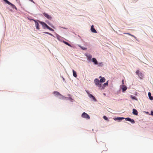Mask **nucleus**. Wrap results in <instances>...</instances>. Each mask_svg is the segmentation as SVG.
Returning <instances> with one entry per match:
<instances>
[{"label":"nucleus","mask_w":153,"mask_h":153,"mask_svg":"<svg viewBox=\"0 0 153 153\" xmlns=\"http://www.w3.org/2000/svg\"><path fill=\"white\" fill-rule=\"evenodd\" d=\"M81 116L82 118H85L87 120L90 119V116L89 115L85 112H83Z\"/></svg>","instance_id":"f257e3e1"},{"label":"nucleus","mask_w":153,"mask_h":153,"mask_svg":"<svg viewBox=\"0 0 153 153\" xmlns=\"http://www.w3.org/2000/svg\"><path fill=\"white\" fill-rule=\"evenodd\" d=\"M39 22L42 25L43 28L44 29H45V28H47V29L48 27H49L44 22H40V21H39Z\"/></svg>","instance_id":"f03ea898"},{"label":"nucleus","mask_w":153,"mask_h":153,"mask_svg":"<svg viewBox=\"0 0 153 153\" xmlns=\"http://www.w3.org/2000/svg\"><path fill=\"white\" fill-rule=\"evenodd\" d=\"M94 81L96 85L99 87H100L101 86V84L99 83L98 79H96L94 80Z\"/></svg>","instance_id":"7ed1b4c3"},{"label":"nucleus","mask_w":153,"mask_h":153,"mask_svg":"<svg viewBox=\"0 0 153 153\" xmlns=\"http://www.w3.org/2000/svg\"><path fill=\"white\" fill-rule=\"evenodd\" d=\"M87 93L88 94V96L89 97L91 98L94 101H97V100H96V98L94 96H93L92 95H91V94L89 93L87 91Z\"/></svg>","instance_id":"20e7f679"},{"label":"nucleus","mask_w":153,"mask_h":153,"mask_svg":"<svg viewBox=\"0 0 153 153\" xmlns=\"http://www.w3.org/2000/svg\"><path fill=\"white\" fill-rule=\"evenodd\" d=\"M43 14L45 17H46L48 19H51L52 18L51 16L50 15L47 14V13H43Z\"/></svg>","instance_id":"39448f33"},{"label":"nucleus","mask_w":153,"mask_h":153,"mask_svg":"<svg viewBox=\"0 0 153 153\" xmlns=\"http://www.w3.org/2000/svg\"><path fill=\"white\" fill-rule=\"evenodd\" d=\"M126 120L131 122V123L132 124H134L135 123L134 120L133 119H131V118L128 117L125 119Z\"/></svg>","instance_id":"423d86ee"},{"label":"nucleus","mask_w":153,"mask_h":153,"mask_svg":"<svg viewBox=\"0 0 153 153\" xmlns=\"http://www.w3.org/2000/svg\"><path fill=\"white\" fill-rule=\"evenodd\" d=\"M7 3V4H8L10 5L13 8H14L16 10H17V8L15 6V5H14L13 4H12L9 1H8Z\"/></svg>","instance_id":"0eeeda50"},{"label":"nucleus","mask_w":153,"mask_h":153,"mask_svg":"<svg viewBox=\"0 0 153 153\" xmlns=\"http://www.w3.org/2000/svg\"><path fill=\"white\" fill-rule=\"evenodd\" d=\"M91 31L92 32L94 33H97V32L96 30H95V28H94V26L93 25H92L91 27Z\"/></svg>","instance_id":"6e6552de"},{"label":"nucleus","mask_w":153,"mask_h":153,"mask_svg":"<svg viewBox=\"0 0 153 153\" xmlns=\"http://www.w3.org/2000/svg\"><path fill=\"white\" fill-rule=\"evenodd\" d=\"M99 78H101V79H100V81L101 82H104L105 81V79L104 77H102L101 76H100Z\"/></svg>","instance_id":"1a4fd4ad"},{"label":"nucleus","mask_w":153,"mask_h":153,"mask_svg":"<svg viewBox=\"0 0 153 153\" xmlns=\"http://www.w3.org/2000/svg\"><path fill=\"white\" fill-rule=\"evenodd\" d=\"M92 61L95 65H97L98 64L97 59L95 58H93L92 59Z\"/></svg>","instance_id":"9d476101"},{"label":"nucleus","mask_w":153,"mask_h":153,"mask_svg":"<svg viewBox=\"0 0 153 153\" xmlns=\"http://www.w3.org/2000/svg\"><path fill=\"white\" fill-rule=\"evenodd\" d=\"M133 114L134 115H137L138 114V112L137 110L135 109H133Z\"/></svg>","instance_id":"9b49d317"},{"label":"nucleus","mask_w":153,"mask_h":153,"mask_svg":"<svg viewBox=\"0 0 153 153\" xmlns=\"http://www.w3.org/2000/svg\"><path fill=\"white\" fill-rule=\"evenodd\" d=\"M35 23V25L36 27V28L37 29L39 30V23L37 22L35 20H33Z\"/></svg>","instance_id":"f8f14e48"},{"label":"nucleus","mask_w":153,"mask_h":153,"mask_svg":"<svg viewBox=\"0 0 153 153\" xmlns=\"http://www.w3.org/2000/svg\"><path fill=\"white\" fill-rule=\"evenodd\" d=\"M148 96H149V99L151 100H153V97L151 96V94L150 92H149L148 93Z\"/></svg>","instance_id":"ddd939ff"},{"label":"nucleus","mask_w":153,"mask_h":153,"mask_svg":"<svg viewBox=\"0 0 153 153\" xmlns=\"http://www.w3.org/2000/svg\"><path fill=\"white\" fill-rule=\"evenodd\" d=\"M59 94L58 97L60 99H63L65 98H66V97H65L64 96L62 95L61 94Z\"/></svg>","instance_id":"4468645a"},{"label":"nucleus","mask_w":153,"mask_h":153,"mask_svg":"<svg viewBox=\"0 0 153 153\" xmlns=\"http://www.w3.org/2000/svg\"><path fill=\"white\" fill-rule=\"evenodd\" d=\"M59 93L57 91H54L53 92V94L57 96H58L59 95Z\"/></svg>","instance_id":"2eb2a0df"},{"label":"nucleus","mask_w":153,"mask_h":153,"mask_svg":"<svg viewBox=\"0 0 153 153\" xmlns=\"http://www.w3.org/2000/svg\"><path fill=\"white\" fill-rule=\"evenodd\" d=\"M73 76L74 77H77V74L76 71H75L74 70H73Z\"/></svg>","instance_id":"dca6fc26"},{"label":"nucleus","mask_w":153,"mask_h":153,"mask_svg":"<svg viewBox=\"0 0 153 153\" xmlns=\"http://www.w3.org/2000/svg\"><path fill=\"white\" fill-rule=\"evenodd\" d=\"M138 76L140 77V78H141L142 77H143V74L142 73L140 72L139 73V74L138 75Z\"/></svg>","instance_id":"f3484780"},{"label":"nucleus","mask_w":153,"mask_h":153,"mask_svg":"<svg viewBox=\"0 0 153 153\" xmlns=\"http://www.w3.org/2000/svg\"><path fill=\"white\" fill-rule=\"evenodd\" d=\"M63 42L65 44L68 45L69 46L71 47V45L69 43H68V42H67L65 41H63Z\"/></svg>","instance_id":"a211bd4d"},{"label":"nucleus","mask_w":153,"mask_h":153,"mask_svg":"<svg viewBox=\"0 0 153 153\" xmlns=\"http://www.w3.org/2000/svg\"><path fill=\"white\" fill-rule=\"evenodd\" d=\"M130 97L133 100H136V97L134 96H133V95H131L130 96Z\"/></svg>","instance_id":"6ab92c4d"},{"label":"nucleus","mask_w":153,"mask_h":153,"mask_svg":"<svg viewBox=\"0 0 153 153\" xmlns=\"http://www.w3.org/2000/svg\"><path fill=\"white\" fill-rule=\"evenodd\" d=\"M116 119L117 120H121L123 119H124V118L123 117H117L116 118Z\"/></svg>","instance_id":"aec40b11"},{"label":"nucleus","mask_w":153,"mask_h":153,"mask_svg":"<svg viewBox=\"0 0 153 153\" xmlns=\"http://www.w3.org/2000/svg\"><path fill=\"white\" fill-rule=\"evenodd\" d=\"M108 81L107 82L104 83L103 84V86L104 87H105L106 86H107L108 85Z\"/></svg>","instance_id":"412c9836"},{"label":"nucleus","mask_w":153,"mask_h":153,"mask_svg":"<svg viewBox=\"0 0 153 153\" xmlns=\"http://www.w3.org/2000/svg\"><path fill=\"white\" fill-rule=\"evenodd\" d=\"M127 89V88L126 87H124L122 88L123 91V92L125 91Z\"/></svg>","instance_id":"4be33fe9"},{"label":"nucleus","mask_w":153,"mask_h":153,"mask_svg":"<svg viewBox=\"0 0 153 153\" xmlns=\"http://www.w3.org/2000/svg\"><path fill=\"white\" fill-rule=\"evenodd\" d=\"M124 34H128V35L131 36H132L134 37V38H136V37L134 35H132V34H130V33H124Z\"/></svg>","instance_id":"5701e85b"},{"label":"nucleus","mask_w":153,"mask_h":153,"mask_svg":"<svg viewBox=\"0 0 153 153\" xmlns=\"http://www.w3.org/2000/svg\"><path fill=\"white\" fill-rule=\"evenodd\" d=\"M87 57L88 59H90L92 57V56H91V55H88L87 56Z\"/></svg>","instance_id":"b1692460"},{"label":"nucleus","mask_w":153,"mask_h":153,"mask_svg":"<svg viewBox=\"0 0 153 153\" xmlns=\"http://www.w3.org/2000/svg\"><path fill=\"white\" fill-rule=\"evenodd\" d=\"M47 29L49 30H50L51 31H54V30L53 29L50 28L49 27H48Z\"/></svg>","instance_id":"393cba45"},{"label":"nucleus","mask_w":153,"mask_h":153,"mask_svg":"<svg viewBox=\"0 0 153 153\" xmlns=\"http://www.w3.org/2000/svg\"><path fill=\"white\" fill-rule=\"evenodd\" d=\"M103 118L105 120H107L108 119L107 117L106 116H103Z\"/></svg>","instance_id":"a878e982"},{"label":"nucleus","mask_w":153,"mask_h":153,"mask_svg":"<svg viewBox=\"0 0 153 153\" xmlns=\"http://www.w3.org/2000/svg\"><path fill=\"white\" fill-rule=\"evenodd\" d=\"M140 73V72L139 71V70L137 71L136 72V74L138 75L139 74V73Z\"/></svg>","instance_id":"bb28decb"},{"label":"nucleus","mask_w":153,"mask_h":153,"mask_svg":"<svg viewBox=\"0 0 153 153\" xmlns=\"http://www.w3.org/2000/svg\"><path fill=\"white\" fill-rule=\"evenodd\" d=\"M44 33H46V34L50 35H51V33H50L48 32H45Z\"/></svg>","instance_id":"cd10ccee"},{"label":"nucleus","mask_w":153,"mask_h":153,"mask_svg":"<svg viewBox=\"0 0 153 153\" xmlns=\"http://www.w3.org/2000/svg\"><path fill=\"white\" fill-rule=\"evenodd\" d=\"M151 114L153 116V111H151Z\"/></svg>","instance_id":"c85d7f7f"},{"label":"nucleus","mask_w":153,"mask_h":153,"mask_svg":"<svg viewBox=\"0 0 153 153\" xmlns=\"http://www.w3.org/2000/svg\"><path fill=\"white\" fill-rule=\"evenodd\" d=\"M81 48L83 49V50H85L86 48H83V47H81Z\"/></svg>","instance_id":"c756f323"},{"label":"nucleus","mask_w":153,"mask_h":153,"mask_svg":"<svg viewBox=\"0 0 153 153\" xmlns=\"http://www.w3.org/2000/svg\"><path fill=\"white\" fill-rule=\"evenodd\" d=\"M16 1H17V0H16Z\"/></svg>","instance_id":"7c9ffc66"}]
</instances>
